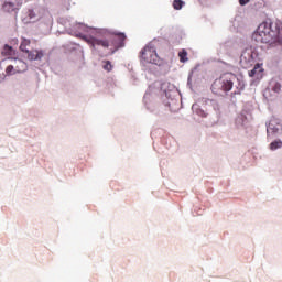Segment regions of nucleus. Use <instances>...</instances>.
<instances>
[{
	"label": "nucleus",
	"instance_id": "f257e3e1",
	"mask_svg": "<svg viewBox=\"0 0 282 282\" xmlns=\"http://www.w3.org/2000/svg\"><path fill=\"white\" fill-rule=\"evenodd\" d=\"M113 39H98L94 36L84 35L82 39L91 47H102L108 50V54H116L121 47H124V42L127 41V35L122 32H111Z\"/></svg>",
	"mask_w": 282,
	"mask_h": 282
},
{
	"label": "nucleus",
	"instance_id": "f03ea898",
	"mask_svg": "<svg viewBox=\"0 0 282 282\" xmlns=\"http://www.w3.org/2000/svg\"><path fill=\"white\" fill-rule=\"evenodd\" d=\"M236 79L237 77L234 74L221 75L212 84L213 94H215L216 96H223L224 94H228V91L232 90Z\"/></svg>",
	"mask_w": 282,
	"mask_h": 282
},
{
	"label": "nucleus",
	"instance_id": "7ed1b4c3",
	"mask_svg": "<svg viewBox=\"0 0 282 282\" xmlns=\"http://www.w3.org/2000/svg\"><path fill=\"white\" fill-rule=\"evenodd\" d=\"M252 39L256 43H272L274 41V31L270 29L268 22H262L253 33Z\"/></svg>",
	"mask_w": 282,
	"mask_h": 282
},
{
	"label": "nucleus",
	"instance_id": "20e7f679",
	"mask_svg": "<svg viewBox=\"0 0 282 282\" xmlns=\"http://www.w3.org/2000/svg\"><path fill=\"white\" fill-rule=\"evenodd\" d=\"M141 58L145 63H152L154 65H158V63H160V56H158V51H155V46H153L152 44L147 45L141 51Z\"/></svg>",
	"mask_w": 282,
	"mask_h": 282
},
{
	"label": "nucleus",
	"instance_id": "39448f33",
	"mask_svg": "<svg viewBox=\"0 0 282 282\" xmlns=\"http://www.w3.org/2000/svg\"><path fill=\"white\" fill-rule=\"evenodd\" d=\"M254 63V52L252 51V48H246L241 56H240V65H242V67H252V64Z\"/></svg>",
	"mask_w": 282,
	"mask_h": 282
},
{
	"label": "nucleus",
	"instance_id": "423d86ee",
	"mask_svg": "<svg viewBox=\"0 0 282 282\" xmlns=\"http://www.w3.org/2000/svg\"><path fill=\"white\" fill-rule=\"evenodd\" d=\"M23 6V0H4L2 10L4 12H17Z\"/></svg>",
	"mask_w": 282,
	"mask_h": 282
},
{
	"label": "nucleus",
	"instance_id": "0eeeda50",
	"mask_svg": "<svg viewBox=\"0 0 282 282\" xmlns=\"http://www.w3.org/2000/svg\"><path fill=\"white\" fill-rule=\"evenodd\" d=\"M13 67L18 74H23V72H28V64L20 58L13 61Z\"/></svg>",
	"mask_w": 282,
	"mask_h": 282
},
{
	"label": "nucleus",
	"instance_id": "6e6552de",
	"mask_svg": "<svg viewBox=\"0 0 282 282\" xmlns=\"http://www.w3.org/2000/svg\"><path fill=\"white\" fill-rule=\"evenodd\" d=\"M250 78H262L263 77V67L261 64H256L253 69L249 72Z\"/></svg>",
	"mask_w": 282,
	"mask_h": 282
},
{
	"label": "nucleus",
	"instance_id": "1a4fd4ad",
	"mask_svg": "<svg viewBox=\"0 0 282 282\" xmlns=\"http://www.w3.org/2000/svg\"><path fill=\"white\" fill-rule=\"evenodd\" d=\"M28 54V59L29 61H41V58H43L44 53L43 51H29Z\"/></svg>",
	"mask_w": 282,
	"mask_h": 282
},
{
	"label": "nucleus",
	"instance_id": "9d476101",
	"mask_svg": "<svg viewBox=\"0 0 282 282\" xmlns=\"http://www.w3.org/2000/svg\"><path fill=\"white\" fill-rule=\"evenodd\" d=\"M39 9H30L28 12H26V17H28V20L29 21H37V19H40L39 17Z\"/></svg>",
	"mask_w": 282,
	"mask_h": 282
},
{
	"label": "nucleus",
	"instance_id": "9b49d317",
	"mask_svg": "<svg viewBox=\"0 0 282 282\" xmlns=\"http://www.w3.org/2000/svg\"><path fill=\"white\" fill-rule=\"evenodd\" d=\"M2 56H14V48L8 44H6L1 51Z\"/></svg>",
	"mask_w": 282,
	"mask_h": 282
},
{
	"label": "nucleus",
	"instance_id": "f8f14e48",
	"mask_svg": "<svg viewBox=\"0 0 282 282\" xmlns=\"http://www.w3.org/2000/svg\"><path fill=\"white\" fill-rule=\"evenodd\" d=\"M30 44H31V41L28 40V39H23L21 41V44H20V50L21 52H24L25 54L26 53H30V50H28V47H30Z\"/></svg>",
	"mask_w": 282,
	"mask_h": 282
},
{
	"label": "nucleus",
	"instance_id": "ddd939ff",
	"mask_svg": "<svg viewBox=\"0 0 282 282\" xmlns=\"http://www.w3.org/2000/svg\"><path fill=\"white\" fill-rule=\"evenodd\" d=\"M178 57H180V62H181V63H187V61H188V52H186V50L183 48V50L178 53Z\"/></svg>",
	"mask_w": 282,
	"mask_h": 282
},
{
	"label": "nucleus",
	"instance_id": "4468645a",
	"mask_svg": "<svg viewBox=\"0 0 282 282\" xmlns=\"http://www.w3.org/2000/svg\"><path fill=\"white\" fill-rule=\"evenodd\" d=\"M6 74L7 76H14V74H19V73L17 72V68H14V64H11L7 66Z\"/></svg>",
	"mask_w": 282,
	"mask_h": 282
},
{
	"label": "nucleus",
	"instance_id": "2eb2a0df",
	"mask_svg": "<svg viewBox=\"0 0 282 282\" xmlns=\"http://www.w3.org/2000/svg\"><path fill=\"white\" fill-rule=\"evenodd\" d=\"M282 147V141L278 140V141H273L270 143V149L271 151H276V149H281Z\"/></svg>",
	"mask_w": 282,
	"mask_h": 282
},
{
	"label": "nucleus",
	"instance_id": "dca6fc26",
	"mask_svg": "<svg viewBox=\"0 0 282 282\" xmlns=\"http://www.w3.org/2000/svg\"><path fill=\"white\" fill-rule=\"evenodd\" d=\"M173 8H174V10H182V8H184V1L174 0L173 1Z\"/></svg>",
	"mask_w": 282,
	"mask_h": 282
},
{
	"label": "nucleus",
	"instance_id": "f3484780",
	"mask_svg": "<svg viewBox=\"0 0 282 282\" xmlns=\"http://www.w3.org/2000/svg\"><path fill=\"white\" fill-rule=\"evenodd\" d=\"M102 63V69H105V72H111V69H113V65H111L110 61H104Z\"/></svg>",
	"mask_w": 282,
	"mask_h": 282
},
{
	"label": "nucleus",
	"instance_id": "a211bd4d",
	"mask_svg": "<svg viewBox=\"0 0 282 282\" xmlns=\"http://www.w3.org/2000/svg\"><path fill=\"white\" fill-rule=\"evenodd\" d=\"M272 91L279 94L281 91V83L276 82L272 87Z\"/></svg>",
	"mask_w": 282,
	"mask_h": 282
},
{
	"label": "nucleus",
	"instance_id": "6ab92c4d",
	"mask_svg": "<svg viewBox=\"0 0 282 282\" xmlns=\"http://www.w3.org/2000/svg\"><path fill=\"white\" fill-rule=\"evenodd\" d=\"M6 80V73H3V69L0 68V83H3Z\"/></svg>",
	"mask_w": 282,
	"mask_h": 282
},
{
	"label": "nucleus",
	"instance_id": "aec40b11",
	"mask_svg": "<svg viewBox=\"0 0 282 282\" xmlns=\"http://www.w3.org/2000/svg\"><path fill=\"white\" fill-rule=\"evenodd\" d=\"M247 3H250V0H239L240 6H247Z\"/></svg>",
	"mask_w": 282,
	"mask_h": 282
}]
</instances>
